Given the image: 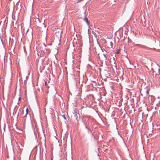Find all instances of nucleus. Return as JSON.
<instances>
[{"label":"nucleus","instance_id":"1","mask_svg":"<svg viewBox=\"0 0 160 160\" xmlns=\"http://www.w3.org/2000/svg\"><path fill=\"white\" fill-rule=\"evenodd\" d=\"M83 20L86 22V23L88 25H89V23L88 22V20L87 17L85 18Z\"/></svg>","mask_w":160,"mask_h":160},{"label":"nucleus","instance_id":"7","mask_svg":"<svg viewBox=\"0 0 160 160\" xmlns=\"http://www.w3.org/2000/svg\"><path fill=\"white\" fill-rule=\"evenodd\" d=\"M23 112H24V111L23 110ZM23 114H24V112H23Z\"/></svg>","mask_w":160,"mask_h":160},{"label":"nucleus","instance_id":"5","mask_svg":"<svg viewBox=\"0 0 160 160\" xmlns=\"http://www.w3.org/2000/svg\"><path fill=\"white\" fill-rule=\"evenodd\" d=\"M47 82L46 81L45 82V86H47Z\"/></svg>","mask_w":160,"mask_h":160},{"label":"nucleus","instance_id":"6","mask_svg":"<svg viewBox=\"0 0 160 160\" xmlns=\"http://www.w3.org/2000/svg\"><path fill=\"white\" fill-rule=\"evenodd\" d=\"M20 100V98H19V100Z\"/></svg>","mask_w":160,"mask_h":160},{"label":"nucleus","instance_id":"3","mask_svg":"<svg viewBox=\"0 0 160 160\" xmlns=\"http://www.w3.org/2000/svg\"><path fill=\"white\" fill-rule=\"evenodd\" d=\"M119 53V50H117L116 52V53L117 54H118Z\"/></svg>","mask_w":160,"mask_h":160},{"label":"nucleus","instance_id":"4","mask_svg":"<svg viewBox=\"0 0 160 160\" xmlns=\"http://www.w3.org/2000/svg\"><path fill=\"white\" fill-rule=\"evenodd\" d=\"M146 93L147 94H148L149 93V92L147 90L146 92Z\"/></svg>","mask_w":160,"mask_h":160},{"label":"nucleus","instance_id":"2","mask_svg":"<svg viewBox=\"0 0 160 160\" xmlns=\"http://www.w3.org/2000/svg\"><path fill=\"white\" fill-rule=\"evenodd\" d=\"M28 113V108H27L26 111H25V116Z\"/></svg>","mask_w":160,"mask_h":160}]
</instances>
